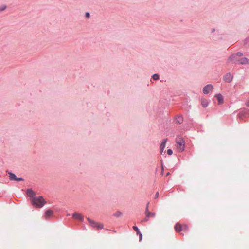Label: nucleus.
Listing matches in <instances>:
<instances>
[{"label":"nucleus","mask_w":249,"mask_h":249,"mask_svg":"<svg viewBox=\"0 0 249 249\" xmlns=\"http://www.w3.org/2000/svg\"><path fill=\"white\" fill-rule=\"evenodd\" d=\"M169 174H170V173L168 172V173H167V175H167V176H168V175H169Z\"/></svg>","instance_id":"28"},{"label":"nucleus","mask_w":249,"mask_h":249,"mask_svg":"<svg viewBox=\"0 0 249 249\" xmlns=\"http://www.w3.org/2000/svg\"><path fill=\"white\" fill-rule=\"evenodd\" d=\"M159 196V193L158 192H157L155 194V198H157Z\"/></svg>","instance_id":"25"},{"label":"nucleus","mask_w":249,"mask_h":249,"mask_svg":"<svg viewBox=\"0 0 249 249\" xmlns=\"http://www.w3.org/2000/svg\"><path fill=\"white\" fill-rule=\"evenodd\" d=\"M53 213V212L51 210H48L45 212V217L48 218L51 216Z\"/></svg>","instance_id":"17"},{"label":"nucleus","mask_w":249,"mask_h":249,"mask_svg":"<svg viewBox=\"0 0 249 249\" xmlns=\"http://www.w3.org/2000/svg\"><path fill=\"white\" fill-rule=\"evenodd\" d=\"M213 89V86L211 84H209L203 88V92L204 94H208Z\"/></svg>","instance_id":"5"},{"label":"nucleus","mask_w":249,"mask_h":249,"mask_svg":"<svg viewBox=\"0 0 249 249\" xmlns=\"http://www.w3.org/2000/svg\"><path fill=\"white\" fill-rule=\"evenodd\" d=\"M175 229L176 231L180 232L182 231V225L179 223H177L175 226Z\"/></svg>","instance_id":"13"},{"label":"nucleus","mask_w":249,"mask_h":249,"mask_svg":"<svg viewBox=\"0 0 249 249\" xmlns=\"http://www.w3.org/2000/svg\"><path fill=\"white\" fill-rule=\"evenodd\" d=\"M167 141V139H165L164 140H162V142L160 144V153L161 154H162L163 152V150H164V149L165 147V144H166V142Z\"/></svg>","instance_id":"11"},{"label":"nucleus","mask_w":249,"mask_h":249,"mask_svg":"<svg viewBox=\"0 0 249 249\" xmlns=\"http://www.w3.org/2000/svg\"><path fill=\"white\" fill-rule=\"evenodd\" d=\"M215 97H216L219 104H221L223 103V98L221 94H218L215 95Z\"/></svg>","instance_id":"12"},{"label":"nucleus","mask_w":249,"mask_h":249,"mask_svg":"<svg viewBox=\"0 0 249 249\" xmlns=\"http://www.w3.org/2000/svg\"><path fill=\"white\" fill-rule=\"evenodd\" d=\"M235 62H238L240 64H246L249 63V60L247 58H242L239 60H235Z\"/></svg>","instance_id":"8"},{"label":"nucleus","mask_w":249,"mask_h":249,"mask_svg":"<svg viewBox=\"0 0 249 249\" xmlns=\"http://www.w3.org/2000/svg\"><path fill=\"white\" fill-rule=\"evenodd\" d=\"M7 8V6L6 5H2L0 6V11H4Z\"/></svg>","instance_id":"18"},{"label":"nucleus","mask_w":249,"mask_h":249,"mask_svg":"<svg viewBox=\"0 0 249 249\" xmlns=\"http://www.w3.org/2000/svg\"><path fill=\"white\" fill-rule=\"evenodd\" d=\"M8 174H9V177L10 179L11 180H15V181H23V179L22 178H17L16 177V176L14 174H13V173L9 172Z\"/></svg>","instance_id":"4"},{"label":"nucleus","mask_w":249,"mask_h":249,"mask_svg":"<svg viewBox=\"0 0 249 249\" xmlns=\"http://www.w3.org/2000/svg\"><path fill=\"white\" fill-rule=\"evenodd\" d=\"M149 204V202H148L147 204V206L145 210V215L147 217H154L155 215V213H151L148 211V205Z\"/></svg>","instance_id":"6"},{"label":"nucleus","mask_w":249,"mask_h":249,"mask_svg":"<svg viewBox=\"0 0 249 249\" xmlns=\"http://www.w3.org/2000/svg\"><path fill=\"white\" fill-rule=\"evenodd\" d=\"M87 220L89 221L90 225L92 227H96L98 229H102L103 227L102 224L99 223H96L89 218H87Z\"/></svg>","instance_id":"3"},{"label":"nucleus","mask_w":249,"mask_h":249,"mask_svg":"<svg viewBox=\"0 0 249 249\" xmlns=\"http://www.w3.org/2000/svg\"><path fill=\"white\" fill-rule=\"evenodd\" d=\"M233 79V76L230 73L226 74L224 77V80L228 83L231 82Z\"/></svg>","instance_id":"7"},{"label":"nucleus","mask_w":249,"mask_h":249,"mask_svg":"<svg viewBox=\"0 0 249 249\" xmlns=\"http://www.w3.org/2000/svg\"><path fill=\"white\" fill-rule=\"evenodd\" d=\"M133 229L137 232V233L138 234L140 232L138 228L136 226H133Z\"/></svg>","instance_id":"22"},{"label":"nucleus","mask_w":249,"mask_h":249,"mask_svg":"<svg viewBox=\"0 0 249 249\" xmlns=\"http://www.w3.org/2000/svg\"><path fill=\"white\" fill-rule=\"evenodd\" d=\"M72 216L73 218L79 220L80 221H83L84 220L83 216L80 213H75L73 214Z\"/></svg>","instance_id":"9"},{"label":"nucleus","mask_w":249,"mask_h":249,"mask_svg":"<svg viewBox=\"0 0 249 249\" xmlns=\"http://www.w3.org/2000/svg\"><path fill=\"white\" fill-rule=\"evenodd\" d=\"M89 16H90V15H89V13H88V12H87V13H86V17H87V18H89Z\"/></svg>","instance_id":"26"},{"label":"nucleus","mask_w":249,"mask_h":249,"mask_svg":"<svg viewBox=\"0 0 249 249\" xmlns=\"http://www.w3.org/2000/svg\"><path fill=\"white\" fill-rule=\"evenodd\" d=\"M33 205L36 207H42L46 202L41 196H36L30 198Z\"/></svg>","instance_id":"1"},{"label":"nucleus","mask_w":249,"mask_h":249,"mask_svg":"<svg viewBox=\"0 0 249 249\" xmlns=\"http://www.w3.org/2000/svg\"><path fill=\"white\" fill-rule=\"evenodd\" d=\"M167 153L169 155H171L173 154V151L171 149H168Z\"/></svg>","instance_id":"23"},{"label":"nucleus","mask_w":249,"mask_h":249,"mask_svg":"<svg viewBox=\"0 0 249 249\" xmlns=\"http://www.w3.org/2000/svg\"><path fill=\"white\" fill-rule=\"evenodd\" d=\"M176 123L181 124L183 122V118L181 116H178L175 119Z\"/></svg>","instance_id":"16"},{"label":"nucleus","mask_w":249,"mask_h":249,"mask_svg":"<svg viewBox=\"0 0 249 249\" xmlns=\"http://www.w3.org/2000/svg\"><path fill=\"white\" fill-rule=\"evenodd\" d=\"M138 234H139V236H140V241L142 240V234H141L140 232H139V233H138Z\"/></svg>","instance_id":"24"},{"label":"nucleus","mask_w":249,"mask_h":249,"mask_svg":"<svg viewBox=\"0 0 249 249\" xmlns=\"http://www.w3.org/2000/svg\"><path fill=\"white\" fill-rule=\"evenodd\" d=\"M152 78L154 80H157L159 79V76L158 74H155L153 75Z\"/></svg>","instance_id":"20"},{"label":"nucleus","mask_w":249,"mask_h":249,"mask_svg":"<svg viewBox=\"0 0 249 249\" xmlns=\"http://www.w3.org/2000/svg\"><path fill=\"white\" fill-rule=\"evenodd\" d=\"M188 230V227L186 225H182V231H187Z\"/></svg>","instance_id":"21"},{"label":"nucleus","mask_w":249,"mask_h":249,"mask_svg":"<svg viewBox=\"0 0 249 249\" xmlns=\"http://www.w3.org/2000/svg\"><path fill=\"white\" fill-rule=\"evenodd\" d=\"M246 106L249 107V100L247 101L246 103Z\"/></svg>","instance_id":"27"},{"label":"nucleus","mask_w":249,"mask_h":249,"mask_svg":"<svg viewBox=\"0 0 249 249\" xmlns=\"http://www.w3.org/2000/svg\"><path fill=\"white\" fill-rule=\"evenodd\" d=\"M122 213L121 212L118 211L116 212L114 214V215L116 217H120L122 215Z\"/></svg>","instance_id":"19"},{"label":"nucleus","mask_w":249,"mask_h":249,"mask_svg":"<svg viewBox=\"0 0 249 249\" xmlns=\"http://www.w3.org/2000/svg\"><path fill=\"white\" fill-rule=\"evenodd\" d=\"M243 55L242 53L238 52L236 54L232 55L229 58V60H232L234 62H235V60H237L236 58V56H242Z\"/></svg>","instance_id":"10"},{"label":"nucleus","mask_w":249,"mask_h":249,"mask_svg":"<svg viewBox=\"0 0 249 249\" xmlns=\"http://www.w3.org/2000/svg\"><path fill=\"white\" fill-rule=\"evenodd\" d=\"M176 147L178 150L181 152L184 151L185 148V142L183 139L181 137H178L176 140Z\"/></svg>","instance_id":"2"},{"label":"nucleus","mask_w":249,"mask_h":249,"mask_svg":"<svg viewBox=\"0 0 249 249\" xmlns=\"http://www.w3.org/2000/svg\"><path fill=\"white\" fill-rule=\"evenodd\" d=\"M27 194L32 198L35 197V193L31 189H28L27 190Z\"/></svg>","instance_id":"14"},{"label":"nucleus","mask_w":249,"mask_h":249,"mask_svg":"<svg viewBox=\"0 0 249 249\" xmlns=\"http://www.w3.org/2000/svg\"><path fill=\"white\" fill-rule=\"evenodd\" d=\"M147 220H148V219H145L144 221H147Z\"/></svg>","instance_id":"29"},{"label":"nucleus","mask_w":249,"mask_h":249,"mask_svg":"<svg viewBox=\"0 0 249 249\" xmlns=\"http://www.w3.org/2000/svg\"><path fill=\"white\" fill-rule=\"evenodd\" d=\"M209 104L208 101L205 99H201V105L204 107H206L208 106Z\"/></svg>","instance_id":"15"}]
</instances>
